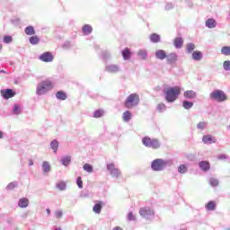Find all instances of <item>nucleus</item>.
<instances>
[{"label":"nucleus","instance_id":"f257e3e1","mask_svg":"<svg viewBox=\"0 0 230 230\" xmlns=\"http://www.w3.org/2000/svg\"><path fill=\"white\" fill-rule=\"evenodd\" d=\"M53 89V82L50 80L41 81L38 84L36 93L40 96L41 94H46L48 91H51Z\"/></svg>","mask_w":230,"mask_h":230},{"label":"nucleus","instance_id":"f03ea898","mask_svg":"<svg viewBox=\"0 0 230 230\" xmlns=\"http://www.w3.org/2000/svg\"><path fill=\"white\" fill-rule=\"evenodd\" d=\"M139 94L131 93L127 97L124 102V106L126 107V109H134V107H137V105H139Z\"/></svg>","mask_w":230,"mask_h":230},{"label":"nucleus","instance_id":"7ed1b4c3","mask_svg":"<svg viewBox=\"0 0 230 230\" xmlns=\"http://www.w3.org/2000/svg\"><path fill=\"white\" fill-rule=\"evenodd\" d=\"M210 100H215V102H222L227 100V95L222 90H214L209 94Z\"/></svg>","mask_w":230,"mask_h":230},{"label":"nucleus","instance_id":"20e7f679","mask_svg":"<svg viewBox=\"0 0 230 230\" xmlns=\"http://www.w3.org/2000/svg\"><path fill=\"white\" fill-rule=\"evenodd\" d=\"M139 215L140 217H143V218L150 220V218H154L155 213L152 208L148 207H143L139 209Z\"/></svg>","mask_w":230,"mask_h":230},{"label":"nucleus","instance_id":"39448f33","mask_svg":"<svg viewBox=\"0 0 230 230\" xmlns=\"http://www.w3.org/2000/svg\"><path fill=\"white\" fill-rule=\"evenodd\" d=\"M166 166V163L163 159H155L151 164V168L154 172H161V170H164Z\"/></svg>","mask_w":230,"mask_h":230},{"label":"nucleus","instance_id":"423d86ee","mask_svg":"<svg viewBox=\"0 0 230 230\" xmlns=\"http://www.w3.org/2000/svg\"><path fill=\"white\" fill-rule=\"evenodd\" d=\"M1 94L4 100H10V98H13V96H15V92L12 89H5L1 91Z\"/></svg>","mask_w":230,"mask_h":230},{"label":"nucleus","instance_id":"0eeeda50","mask_svg":"<svg viewBox=\"0 0 230 230\" xmlns=\"http://www.w3.org/2000/svg\"><path fill=\"white\" fill-rule=\"evenodd\" d=\"M41 62H53V54L51 52H44L40 56Z\"/></svg>","mask_w":230,"mask_h":230},{"label":"nucleus","instance_id":"6e6552de","mask_svg":"<svg viewBox=\"0 0 230 230\" xmlns=\"http://www.w3.org/2000/svg\"><path fill=\"white\" fill-rule=\"evenodd\" d=\"M183 96L186 100H195L197 98V93L193 90H187L184 92Z\"/></svg>","mask_w":230,"mask_h":230},{"label":"nucleus","instance_id":"1a4fd4ad","mask_svg":"<svg viewBox=\"0 0 230 230\" xmlns=\"http://www.w3.org/2000/svg\"><path fill=\"white\" fill-rule=\"evenodd\" d=\"M164 93L166 102H173V88H166Z\"/></svg>","mask_w":230,"mask_h":230},{"label":"nucleus","instance_id":"9d476101","mask_svg":"<svg viewBox=\"0 0 230 230\" xmlns=\"http://www.w3.org/2000/svg\"><path fill=\"white\" fill-rule=\"evenodd\" d=\"M103 208V201H96L93 208V213L100 215L102 213V208Z\"/></svg>","mask_w":230,"mask_h":230},{"label":"nucleus","instance_id":"9b49d317","mask_svg":"<svg viewBox=\"0 0 230 230\" xmlns=\"http://www.w3.org/2000/svg\"><path fill=\"white\" fill-rule=\"evenodd\" d=\"M182 46H184V40H182V38L181 37H177L174 39V48H176V49H181V48H182Z\"/></svg>","mask_w":230,"mask_h":230},{"label":"nucleus","instance_id":"f8f14e48","mask_svg":"<svg viewBox=\"0 0 230 230\" xmlns=\"http://www.w3.org/2000/svg\"><path fill=\"white\" fill-rule=\"evenodd\" d=\"M205 26L207 28H209L210 30L213 28H217V21H215V19L213 18L208 19L205 22Z\"/></svg>","mask_w":230,"mask_h":230},{"label":"nucleus","instance_id":"ddd939ff","mask_svg":"<svg viewBox=\"0 0 230 230\" xmlns=\"http://www.w3.org/2000/svg\"><path fill=\"white\" fill-rule=\"evenodd\" d=\"M199 166L203 172H208V170H209V168H210L209 162H208V161L199 162Z\"/></svg>","mask_w":230,"mask_h":230},{"label":"nucleus","instance_id":"4468645a","mask_svg":"<svg viewBox=\"0 0 230 230\" xmlns=\"http://www.w3.org/2000/svg\"><path fill=\"white\" fill-rule=\"evenodd\" d=\"M30 200L26 198H22L18 201L19 208H28Z\"/></svg>","mask_w":230,"mask_h":230},{"label":"nucleus","instance_id":"2eb2a0df","mask_svg":"<svg viewBox=\"0 0 230 230\" xmlns=\"http://www.w3.org/2000/svg\"><path fill=\"white\" fill-rule=\"evenodd\" d=\"M122 57L124 58V60H129L130 59V58L132 57V52H130V49L128 48H126L122 51Z\"/></svg>","mask_w":230,"mask_h":230},{"label":"nucleus","instance_id":"dca6fc26","mask_svg":"<svg viewBox=\"0 0 230 230\" xmlns=\"http://www.w3.org/2000/svg\"><path fill=\"white\" fill-rule=\"evenodd\" d=\"M192 60H196V62L202 60V52L199 50L192 52Z\"/></svg>","mask_w":230,"mask_h":230},{"label":"nucleus","instance_id":"f3484780","mask_svg":"<svg viewBox=\"0 0 230 230\" xmlns=\"http://www.w3.org/2000/svg\"><path fill=\"white\" fill-rule=\"evenodd\" d=\"M56 98L61 101L67 100V93H66L64 91H58L56 93Z\"/></svg>","mask_w":230,"mask_h":230},{"label":"nucleus","instance_id":"a211bd4d","mask_svg":"<svg viewBox=\"0 0 230 230\" xmlns=\"http://www.w3.org/2000/svg\"><path fill=\"white\" fill-rule=\"evenodd\" d=\"M206 209L207 211H215V209H217V204L215 203V201H209L208 203H207Z\"/></svg>","mask_w":230,"mask_h":230},{"label":"nucleus","instance_id":"6ab92c4d","mask_svg":"<svg viewBox=\"0 0 230 230\" xmlns=\"http://www.w3.org/2000/svg\"><path fill=\"white\" fill-rule=\"evenodd\" d=\"M155 57L156 58H159L160 60H164V58H166V52H164V50H157L155 52Z\"/></svg>","mask_w":230,"mask_h":230},{"label":"nucleus","instance_id":"aec40b11","mask_svg":"<svg viewBox=\"0 0 230 230\" xmlns=\"http://www.w3.org/2000/svg\"><path fill=\"white\" fill-rule=\"evenodd\" d=\"M123 121H130L132 119V112L130 111H126L122 115Z\"/></svg>","mask_w":230,"mask_h":230},{"label":"nucleus","instance_id":"412c9836","mask_svg":"<svg viewBox=\"0 0 230 230\" xmlns=\"http://www.w3.org/2000/svg\"><path fill=\"white\" fill-rule=\"evenodd\" d=\"M82 30L84 35H89L93 33V27L89 24L84 25Z\"/></svg>","mask_w":230,"mask_h":230},{"label":"nucleus","instance_id":"4be33fe9","mask_svg":"<svg viewBox=\"0 0 230 230\" xmlns=\"http://www.w3.org/2000/svg\"><path fill=\"white\" fill-rule=\"evenodd\" d=\"M181 91H182V88H181L180 86L173 87V101L174 102L179 97V94H181Z\"/></svg>","mask_w":230,"mask_h":230},{"label":"nucleus","instance_id":"5701e85b","mask_svg":"<svg viewBox=\"0 0 230 230\" xmlns=\"http://www.w3.org/2000/svg\"><path fill=\"white\" fill-rule=\"evenodd\" d=\"M150 40L151 42L157 43L161 41V36L157 33H153L150 35Z\"/></svg>","mask_w":230,"mask_h":230},{"label":"nucleus","instance_id":"b1692460","mask_svg":"<svg viewBox=\"0 0 230 230\" xmlns=\"http://www.w3.org/2000/svg\"><path fill=\"white\" fill-rule=\"evenodd\" d=\"M161 147V143H159V140L157 139H153L151 141V146H149V148H154V149H157Z\"/></svg>","mask_w":230,"mask_h":230},{"label":"nucleus","instance_id":"393cba45","mask_svg":"<svg viewBox=\"0 0 230 230\" xmlns=\"http://www.w3.org/2000/svg\"><path fill=\"white\" fill-rule=\"evenodd\" d=\"M152 141H153V139L148 137H145L142 139L143 145H145V146H147L148 148H150V146L152 145Z\"/></svg>","mask_w":230,"mask_h":230},{"label":"nucleus","instance_id":"a878e982","mask_svg":"<svg viewBox=\"0 0 230 230\" xmlns=\"http://www.w3.org/2000/svg\"><path fill=\"white\" fill-rule=\"evenodd\" d=\"M195 45L193 43H188L186 45V53H188L189 55L190 53H193V51H195Z\"/></svg>","mask_w":230,"mask_h":230},{"label":"nucleus","instance_id":"bb28decb","mask_svg":"<svg viewBox=\"0 0 230 230\" xmlns=\"http://www.w3.org/2000/svg\"><path fill=\"white\" fill-rule=\"evenodd\" d=\"M107 71L110 73H118V71H119V67L116 65H111L107 66Z\"/></svg>","mask_w":230,"mask_h":230},{"label":"nucleus","instance_id":"cd10ccee","mask_svg":"<svg viewBox=\"0 0 230 230\" xmlns=\"http://www.w3.org/2000/svg\"><path fill=\"white\" fill-rule=\"evenodd\" d=\"M182 107L186 111H190V109H191V107H193V102H190V101H183Z\"/></svg>","mask_w":230,"mask_h":230},{"label":"nucleus","instance_id":"c85d7f7f","mask_svg":"<svg viewBox=\"0 0 230 230\" xmlns=\"http://www.w3.org/2000/svg\"><path fill=\"white\" fill-rule=\"evenodd\" d=\"M202 141L206 145H211V143H213V137L209 135H207L203 137Z\"/></svg>","mask_w":230,"mask_h":230},{"label":"nucleus","instance_id":"c756f323","mask_svg":"<svg viewBox=\"0 0 230 230\" xmlns=\"http://www.w3.org/2000/svg\"><path fill=\"white\" fill-rule=\"evenodd\" d=\"M221 53L222 55H225V57H229L230 56V47L229 46H225L221 49Z\"/></svg>","mask_w":230,"mask_h":230},{"label":"nucleus","instance_id":"7c9ffc66","mask_svg":"<svg viewBox=\"0 0 230 230\" xmlns=\"http://www.w3.org/2000/svg\"><path fill=\"white\" fill-rule=\"evenodd\" d=\"M26 35H35V29L33 26H28L25 28Z\"/></svg>","mask_w":230,"mask_h":230},{"label":"nucleus","instance_id":"2f4dec72","mask_svg":"<svg viewBox=\"0 0 230 230\" xmlns=\"http://www.w3.org/2000/svg\"><path fill=\"white\" fill-rule=\"evenodd\" d=\"M137 56L139 57V58H141L142 60H146V57H147V54H146V50H139L137 52Z\"/></svg>","mask_w":230,"mask_h":230},{"label":"nucleus","instance_id":"473e14b6","mask_svg":"<svg viewBox=\"0 0 230 230\" xmlns=\"http://www.w3.org/2000/svg\"><path fill=\"white\" fill-rule=\"evenodd\" d=\"M42 168L43 172H45V173H48L51 170V165H49V163L48 162H43Z\"/></svg>","mask_w":230,"mask_h":230},{"label":"nucleus","instance_id":"72a5a7b5","mask_svg":"<svg viewBox=\"0 0 230 230\" xmlns=\"http://www.w3.org/2000/svg\"><path fill=\"white\" fill-rule=\"evenodd\" d=\"M208 127V122L201 121L197 124L198 130H204Z\"/></svg>","mask_w":230,"mask_h":230},{"label":"nucleus","instance_id":"f704fd0d","mask_svg":"<svg viewBox=\"0 0 230 230\" xmlns=\"http://www.w3.org/2000/svg\"><path fill=\"white\" fill-rule=\"evenodd\" d=\"M50 146L52 150L55 152V154H57V150H58V141L53 140L50 144Z\"/></svg>","mask_w":230,"mask_h":230},{"label":"nucleus","instance_id":"c9c22d12","mask_svg":"<svg viewBox=\"0 0 230 230\" xmlns=\"http://www.w3.org/2000/svg\"><path fill=\"white\" fill-rule=\"evenodd\" d=\"M209 184L210 186H212L213 188H217V186H218L219 184V181L216 178H210L209 179Z\"/></svg>","mask_w":230,"mask_h":230},{"label":"nucleus","instance_id":"e433bc0d","mask_svg":"<svg viewBox=\"0 0 230 230\" xmlns=\"http://www.w3.org/2000/svg\"><path fill=\"white\" fill-rule=\"evenodd\" d=\"M56 186L58 190H59L60 191H64V190H66V181H59L58 183H57Z\"/></svg>","mask_w":230,"mask_h":230},{"label":"nucleus","instance_id":"4c0bfd02","mask_svg":"<svg viewBox=\"0 0 230 230\" xmlns=\"http://www.w3.org/2000/svg\"><path fill=\"white\" fill-rule=\"evenodd\" d=\"M179 173H186L188 172V166L186 164H181L178 168Z\"/></svg>","mask_w":230,"mask_h":230},{"label":"nucleus","instance_id":"58836bf2","mask_svg":"<svg viewBox=\"0 0 230 230\" xmlns=\"http://www.w3.org/2000/svg\"><path fill=\"white\" fill-rule=\"evenodd\" d=\"M93 165H91L90 164H85L84 165V172H88V173H93Z\"/></svg>","mask_w":230,"mask_h":230},{"label":"nucleus","instance_id":"ea45409f","mask_svg":"<svg viewBox=\"0 0 230 230\" xmlns=\"http://www.w3.org/2000/svg\"><path fill=\"white\" fill-rule=\"evenodd\" d=\"M61 163L64 166H67L71 163V156H66L61 160Z\"/></svg>","mask_w":230,"mask_h":230},{"label":"nucleus","instance_id":"a19ab883","mask_svg":"<svg viewBox=\"0 0 230 230\" xmlns=\"http://www.w3.org/2000/svg\"><path fill=\"white\" fill-rule=\"evenodd\" d=\"M111 177H116V178H118V177H119V175H121V172H120L119 170L117 168V169H115V170H113V171L111 172Z\"/></svg>","mask_w":230,"mask_h":230},{"label":"nucleus","instance_id":"79ce46f5","mask_svg":"<svg viewBox=\"0 0 230 230\" xmlns=\"http://www.w3.org/2000/svg\"><path fill=\"white\" fill-rule=\"evenodd\" d=\"M29 40H30L31 44L35 45V44H39L40 40H39V37H37V36H31Z\"/></svg>","mask_w":230,"mask_h":230},{"label":"nucleus","instance_id":"37998d69","mask_svg":"<svg viewBox=\"0 0 230 230\" xmlns=\"http://www.w3.org/2000/svg\"><path fill=\"white\" fill-rule=\"evenodd\" d=\"M102 116H103V111L102 110H97L93 113V118H102Z\"/></svg>","mask_w":230,"mask_h":230},{"label":"nucleus","instance_id":"c03bdc74","mask_svg":"<svg viewBox=\"0 0 230 230\" xmlns=\"http://www.w3.org/2000/svg\"><path fill=\"white\" fill-rule=\"evenodd\" d=\"M76 184H77L78 188H80V189L84 188V181H82V177L79 176L77 178Z\"/></svg>","mask_w":230,"mask_h":230},{"label":"nucleus","instance_id":"a18cd8bd","mask_svg":"<svg viewBox=\"0 0 230 230\" xmlns=\"http://www.w3.org/2000/svg\"><path fill=\"white\" fill-rule=\"evenodd\" d=\"M225 71H230V61H225L223 64Z\"/></svg>","mask_w":230,"mask_h":230},{"label":"nucleus","instance_id":"49530a36","mask_svg":"<svg viewBox=\"0 0 230 230\" xmlns=\"http://www.w3.org/2000/svg\"><path fill=\"white\" fill-rule=\"evenodd\" d=\"M116 169V166L114 164H107V170L111 172H113Z\"/></svg>","mask_w":230,"mask_h":230},{"label":"nucleus","instance_id":"de8ad7c7","mask_svg":"<svg viewBox=\"0 0 230 230\" xmlns=\"http://www.w3.org/2000/svg\"><path fill=\"white\" fill-rule=\"evenodd\" d=\"M4 42H5V44H10V42H12V36H4Z\"/></svg>","mask_w":230,"mask_h":230},{"label":"nucleus","instance_id":"09e8293b","mask_svg":"<svg viewBox=\"0 0 230 230\" xmlns=\"http://www.w3.org/2000/svg\"><path fill=\"white\" fill-rule=\"evenodd\" d=\"M20 109H21V107L19 105L15 104L14 107H13V112L15 114H19V110Z\"/></svg>","mask_w":230,"mask_h":230},{"label":"nucleus","instance_id":"8fccbe9b","mask_svg":"<svg viewBox=\"0 0 230 230\" xmlns=\"http://www.w3.org/2000/svg\"><path fill=\"white\" fill-rule=\"evenodd\" d=\"M128 220H136V217H134V214L132 212H129L128 214Z\"/></svg>","mask_w":230,"mask_h":230},{"label":"nucleus","instance_id":"3c124183","mask_svg":"<svg viewBox=\"0 0 230 230\" xmlns=\"http://www.w3.org/2000/svg\"><path fill=\"white\" fill-rule=\"evenodd\" d=\"M217 159H219V161H224V160L227 159V155H219L217 156Z\"/></svg>","mask_w":230,"mask_h":230},{"label":"nucleus","instance_id":"603ef678","mask_svg":"<svg viewBox=\"0 0 230 230\" xmlns=\"http://www.w3.org/2000/svg\"><path fill=\"white\" fill-rule=\"evenodd\" d=\"M62 216H63L62 211H56L55 212L56 218H60Z\"/></svg>","mask_w":230,"mask_h":230},{"label":"nucleus","instance_id":"864d4df0","mask_svg":"<svg viewBox=\"0 0 230 230\" xmlns=\"http://www.w3.org/2000/svg\"><path fill=\"white\" fill-rule=\"evenodd\" d=\"M13 188H15V184L14 183H9L7 185V190H13Z\"/></svg>","mask_w":230,"mask_h":230},{"label":"nucleus","instance_id":"5fc2aeb1","mask_svg":"<svg viewBox=\"0 0 230 230\" xmlns=\"http://www.w3.org/2000/svg\"><path fill=\"white\" fill-rule=\"evenodd\" d=\"M113 230H123L121 227H119V226H115L114 228H113Z\"/></svg>","mask_w":230,"mask_h":230},{"label":"nucleus","instance_id":"6e6d98bb","mask_svg":"<svg viewBox=\"0 0 230 230\" xmlns=\"http://www.w3.org/2000/svg\"><path fill=\"white\" fill-rule=\"evenodd\" d=\"M29 164H30V166H33V160H30Z\"/></svg>","mask_w":230,"mask_h":230},{"label":"nucleus","instance_id":"4d7b16f0","mask_svg":"<svg viewBox=\"0 0 230 230\" xmlns=\"http://www.w3.org/2000/svg\"><path fill=\"white\" fill-rule=\"evenodd\" d=\"M47 213L48 215H51V210H49V208H47Z\"/></svg>","mask_w":230,"mask_h":230},{"label":"nucleus","instance_id":"13d9d810","mask_svg":"<svg viewBox=\"0 0 230 230\" xmlns=\"http://www.w3.org/2000/svg\"><path fill=\"white\" fill-rule=\"evenodd\" d=\"M0 139H3V132L0 131Z\"/></svg>","mask_w":230,"mask_h":230},{"label":"nucleus","instance_id":"bf43d9fd","mask_svg":"<svg viewBox=\"0 0 230 230\" xmlns=\"http://www.w3.org/2000/svg\"><path fill=\"white\" fill-rule=\"evenodd\" d=\"M0 49H3V45L0 44Z\"/></svg>","mask_w":230,"mask_h":230},{"label":"nucleus","instance_id":"052dcab7","mask_svg":"<svg viewBox=\"0 0 230 230\" xmlns=\"http://www.w3.org/2000/svg\"><path fill=\"white\" fill-rule=\"evenodd\" d=\"M174 60H175V56H174Z\"/></svg>","mask_w":230,"mask_h":230},{"label":"nucleus","instance_id":"680f3d73","mask_svg":"<svg viewBox=\"0 0 230 230\" xmlns=\"http://www.w3.org/2000/svg\"><path fill=\"white\" fill-rule=\"evenodd\" d=\"M228 230H230V228H228Z\"/></svg>","mask_w":230,"mask_h":230}]
</instances>
